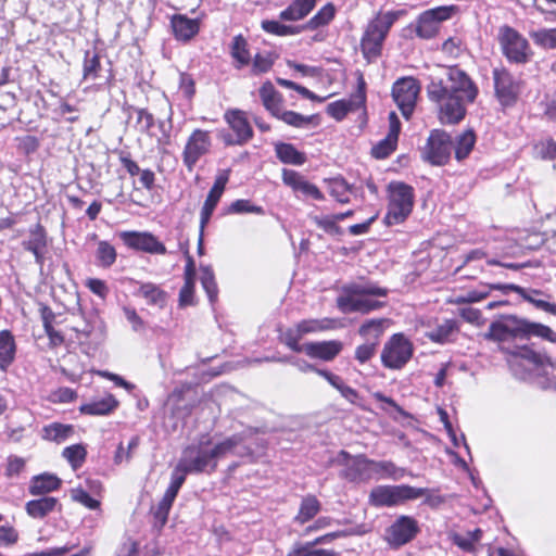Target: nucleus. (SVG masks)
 Wrapping results in <instances>:
<instances>
[{
    "mask_svg": "<svg viewBox=\"0 0 556 556\" xmlns=\"http://www.w3.org/2000/svg\"><path fill=\"white\" fill-rule=\"evenodd\" d=\"M427 92L438 105L441 123L457 124L465 117L466 103L476 100L478 88L465 71L451 66L442 76L431 79Z\"/></svg>",
    "mask_w": 556,
    "mask_h": 556,
    "instance_id": "f257e3e1",
    "label": "nucleus"
},
{
    "mask_svg": "<svg viewBox=\"0 0 556 556\" xmlns=\"http://www.w3.org/2000/svg\"><path fill=\"white\" fill-rule=\"evenodd\" d=\"M241 443L240 435H232L223 442L212 443L207 435L202 437L197 443L187 446L174 468L172 475L181 476L182 482L188 473L213 471L219 458L231 452Z\"/></svg>",
    "mask_w": 556,
    "mask_h": 556,
    "instance_id": "f03ea898",
    "label": "nucleus"
},
{
    "mask_svg": "<svg viewBox=\"0 0 556 556\" xmlns=\"http://www.w3.org/2000/svg\"><path fill=\"white\" fill-rule=\"evenodd\" d=\"M538 337L549 342H556V332L546 325L530 321L516 315H503L491 323L485 338L495 341L502 346L513 339H530Z\"/></svg>",
    "mask_w": 556,
    "mask_h": 556,
    "instance_id": "7ed1b4c3",
    "label": "nucleus"
},
{
    "mask_svg": "<svg viewBox=\"0 0 556 556\" xmlns=\"http://www.w3.org/2000/svg\"><path fill=\"white\" fill-rule=\"evenodd\" d=\"M387 289L371 282H353L343 287V293L337 299L339 309L344 313H369L383 305L372 296H386Z\"/></svg>",
    "mask_w": 556,
    "mask_h": 556,
    "instance_id": "20e7f679",
    "label": "nucleus"
},
{
    "mask_svg": "<svg viewBox=\"0 0 556 556\" xmlns=\"http://www.w3.org/2000/svg\"><path fill=\"white\" fill-rule=\"evenodd\" d=\"M390 200L384 217L387 225L403 223L412 213L414 206V189L404 182H391L389 185Z\"/></svg>",
    "mask_w": 556,
    "mask_h": 556,
    "instance_id": "39448f33",
    "label": "nucleus"
},
{
    "mask_svg": "<svg viewBox=\"0 0 556 556\" xmlns=\"http://www.w3.org/2000/svg\"><path fill=\"white\" fill-rule=\"evenodd\" d=\"M260 97L263 105L271 113L273 116L281 119L290 126L305 128L314 118V116H305L293 111L283 110L281 105V96L269 81L263 84L261 87Z\"/></svg>",
    "mask_w": 556,
    "mask_h": 556,
    "instance_id": "423d86ee",
    "label": "nucleus"
},
{
    "mask_svg": "<svg viewBox=\"0 0 556 556\" xmlns=\"http://www.w3.org/2000/svg\"><path fill=\"white\" fill-rule=\"evenodd\" d=\"M399 15V12H387L368 24L362 39V49L366 56H376L380 53L382 42Z\"/></svg>",
    "mask_w": 556,
    "mask_h": 556,
    "instance_id": "0eeeda50",
    "label": "nucleus"
},
{
    "mask_svg": "<svg viewBox=\"0 0 556 556\" xmlns=\"http://www.w3.org/2000/svg\"><path fill=\"white\" fill-rule=\"evenodd\" d=\"M413 352L412 342L403 333H395L384 343L381 362L389 369H401L409 362Z\"/></svg>",
    "mask_w": 556,
    "mask_h": 556,
    "instance_id": "6e6552de",
    "label": "nucleus"
},
{
    "mask_svg": "<svg viewBox=\"0 0 556 556\" xmlns=\"http://www.w3.org/2000/svg\"><path fill=\"white\" fill-rule=\"evenodd\" d=\"M213 138L208 130L195 128L187 138L181 159L187 170L191 173L199 160L211 152Z\"/></svg>",
    "mask_w": 556,
    "mask_h": 556,
    "instance_id": "1a4fd4ad",
    "label": "nucleus"
},
{
    "mask_svg": "<svg viewBox=\"0 0 556 556\" xmlns=\"http://www.w3.org/2000/svg\"><path fill=\"white\" fill-rule=\"evenodd\" d=\"M453 140L451 136L441 129L431 130L427 143L421 151V156L431 165L441 166L450 160Z\"/></svg>",
    "mask_w": 556,
    "mask_h": 556,
    "instance_id": "9d476101",
    "label": "nucleus"
},
{
    "mask_svg": "<svg viewBox=\"0 0 556 556\" xmlns=\"http://www.w3.org/2000/svg\"><path fill=\"white\" fill-rule=\"evenodd\" d=\"M422 494L409 485H379L371 490L369 500L375 506H395Z\"/></svg>",
    "mask_w": 556,
    "mask_h": 556,
    "instance_id": "9b49d317",
    "label": "nucleus"
},
{
    "mask_svg": "<svg viewBox=\"0 0 556 556\" xmlns=\"http://www.w3.org/2000/svg\"><path fill=\"white\" fill-rule=\"evenodd\" d=\"M498 38L503 53L509 62L523 64L529 60V43L517 30L503 26Z\"/></svg>",
    "mask_w": 556,
    "mask_h": 556,
    "instance_id": "f8f14e48",
    "label": "nucleus"
},
{
    "mask_svg": "<svg viewBox=\"0 0 556 556\" xmlns=\"http://www.w3.org/2000/svg\"><path fill=\"white\" fill-rule=\"evenodd\" d=\"M334 327V320L329 318L302 320L293 328H288L281 333V341L294 352H302L303 345L299 344L304 334L319 332Z\"/></svg>",
    "mask_w": 556,
    "mask_h": 556,
    "instance_id": "ddd939ff",
    "label": "nucleus"
},
{
    "mask_svg": "<svg viewBox=\"0 0 556 556\" xmlns=\"http://www.w3.org/2000/svg\"><path fill=\"white\" fill-rule=\"evenodd\" d=\"M419 91L420 86L413 77L401 78L393 85L392 97L406 119L415 109Z\"/></svg>",
    "mask_w": 556,
    "mask_h": 556,
    "instance_id": "4468645a",
    "label": "nucleus"
},
{
    "mask_svg": "<svg viewBox=\"0 0 556 556\" xmlns=\"http://www.w3.org/2000/svg\"><path fill=\"white\" fill-rule=\"evenodd\" d=\"M453 7H438L422 12L416 22V35L421 39H431L439 31L440 24L451 17Z\"/></svg>",
    "mask_w": 556,
    "mask_h": 556,
    "instance_id": "2eb2a0df",
    "label": "nucleus"
},
{
    "mask_svg": "<svg viewBox=\"0 0 556 556\" xmlns=\"http://www.w3.org/2000/svg\"><path fill=\"white\" fill-rule=\"evenodd\" d=\"M123 242L130 249L150 254H165L166 248L150 232L123 231L119 233Z\"/></svg>",
    "mask_w": 556,
    "mask_h": 556,
    "instance_id": "dca6fc26",
    "label": "nucleus"
},
{
    "mask_svg": "<svg viewBox=\"0 0 556 556\" xmlns=\"http://www.w3.org/2000/svg\"><path fill=\"white\" fill-rule=\"evenodd\" d=\"M495 93L504 105L511 104L518 94L519 87L511 74L505 68L493 71Z\"/></svg>",
    "mask_w": 556,
    "mask_h": 556,
    "instance_id": "f3484780",
    "label": "nucleus"
},
{
    "mask_svg": "<svg viewBox=\"0 0 556 556\" xmlns=\"http://www.w3.org/2000/svg\"><path fill=\"white\" fill-rule=\"evenodd\" d=\"M282 181L295 193H301L303 197L318 201L324 200V194L318 187L309 182L304 176L295 170L285 168L282 170Z\"/></svg>",
    "mask_w": 556,
    "mask_h": 556,
    "instance_id": "a211bd4d",
    "label": "nucleus"
},
{
    "mask_svg": "<svg viewBox=\"0 0 556 556\" xmlns=\"http://www.w3.org/2000/svg\"><path fill=\"white\" fill-rule=\"evenodd\" d=\"M225 119L236 134V139L225 137L227 144H243L249 141L253 131L242 111L232 110L225 113Z\"/></svg>",
    "mask_w": 556,
    "mask_h": 556,
    "instance_id": "6ab92c4d",
    "label": "nucleus"
},
{
    "mask_svg": "<svg viewBox=\"0 0 556 556\" xmlns=\"http://www.w3.org/2000/svg\"><path fill=\"white\" fill-rule=\"evenodd\" d=\"M400 130L401 122L396 113L391 112L389 114V132L384 139L380 140L376 146L372 147V156L379 160L389 156L396 148Z\"/></svg>",
    "mask_w": 556,
    "mask_h": 556,
    "instance_id": "aec40b11",
    "label": "nucleus"
},
{
    "mask_svg": "<svg viewBox=\"0 0 556 556\" xmlns=\"http://www.w3.org/2000/svg\"><path fill=\"white\" fill-rule=\"evenodd\" d=\"M341 455L346 458L342 477L350 481H367L372 478V460L364 456L349 457L345 452H341Z\"/></svg>",
    "mask_w": 556,
    "mask_h": 556,
    "instance_id": "412c9836",
    "label": "nucleus"
},
{
    "mask_svg": "<svg viewBox=\"0 0 556 556\" xmlns=\"http://www.w3.org/2000/svg\"><path fill=\"white\" fill-rule=\"evenodd\" d=\"M501 351L508 353L509 355L513 356L514 359H521V361L528 362L534 369L545 368L547 366H551V367L554 366V363L551 359V357H548L545 354L535 352L528 345L516 346L513 350H510L507 346H502Z\"/></svg>",
    "mask_w": 556,
    "mask_h": 556,
    "instance_id": "4be33fe9",
    "label": "nucleus"
},
{
    "mask_svg": "<svg viewBox=\"0 0 556 556\" xmlns=\"http://www.w3.org/2000/svg\"><path fill=\"white\" fill-rule=\"evenodd\" d=\"M419 531L417 523H391L387 528L384 539L393 547H400L409 542Z\"/></svg>",
    "mask_w": 556,
    "mask_h": 556,
    "instance_id": "5701e85b",
    "label": "nucleus"
},
{
    "mask_svg": "<svg viewBox=\"0 0 556 556\" xmlns=\"http://www.w3.org/2000/svg\"><path fill=\"white\" fill-rule=\"evenodd\" d=\"M301 349L309 357L329 362L341 352L342 343L339 341L309 342L303 344Z\"/></svg>",
    "mask_w": 556,
    "mask_h": 556,
    "instance_id": "b1692460",
    "label": "nucleus"
},
{
    "mask_svg": "<svg viewBox=\"0 0 556 556\" xmlns=\"http://www.w3.org/2000/svg\"><path fill=\"white\" fill-rule=\"evenodd\" d=\"M170 25L175 37L182 41L190 40L199 31V23L197 20L180 14L172 17Z\"/></svg>",
    "mask_w": 556,
    "mask_h": 556,
    "instance_id": "393cba45",
    "label": "nucleus"
},
{
    "mask_svg": "<svg viewBox=\"0 0 556 556\" xmlns=\"http://www.w3.org/2000/svg\"><path fill=\"white\" fill-rule=\"evenodd\" d=\"M182 484L184 482L181 476L172 475L170 484L167 488L155 511L156 519H159L160 521H166L172 504Z\"/></svg>",
    "mask_w": 556,
    "mask_h": 556,
    "instance_id": "a878e982",
    "label": "nucleus"
},
{
    "mask_svg": "<svg viewBox=\"0 0 556 556\" xmlns=\"http://www.w3.org/2000/svg\"><path fill=\"white\" fill-rule=\"evenodd\" d=\"M316 0H293L290 5L280 12L282 21L296 22L306 17L315 8Z\"/></svg>",
    "mask_w": 556,
    "mask_h": 556,
    "instance_id": "bb28decb",
    "label": "nucleus"
},
{
    "mask_svg": "<svg viewBox=\"0 0 556 556\" xmlns=\"http://www.w3.org/2000/svg\"><path fill=\"white\" fill-rule=\"evenodd\" d=\"M61 484V480L51 473H42L33 478L29 491L33 495H39L56 490Z\"/></svg>",
    "mask_w": 556,
    "mask_h": 556,
    "instance_id": "cd10ccee",
    "label": "nucleus"
},
{
    "mask_svg": "<svg viewBox=\"0 0 556 556\" xmlns=\"http://www.w3.org/2000/svg\"><path fill=\"white\" fill-rule=\"evenodd\" d=\"M194 265L193 261L189 260L185 270V283L179 292V304L180 306H188L193 304L194 294Z\"/></svg>",
    "mask_w": 556,
    "mask_h": 556,
    "instance_id": "c85d7f7f",
    "label": "nucleus"
},
{
    "mask_svg": "<svg viewBox=\"0 0 556 556\" xmlns=\"http://www.w3.org/2000/svg\"><path fill=\"white\" fill-rule=\"evenodd\" d=\"M118 402L111 394L93 400L89 403L84 404L80 407V412L88 415H106L111 413L116 406Z\"/></svg>",
    "mask_w": 556,
    "mask_h": 556,
    "instance_id": "c756f323",
    "label": "nucleus"
},
{
    "mask_svg": "<svg viewBox=\"0 0 556 556\" xmlns=\"http://www.w3.org/2000/svg\"><path fill=\"white\" fill-rule=\"evenodd\" d=\"M15 355V342L8 330L0 331V369L5 370L13 362Z\"/></svg>",
    "mask_w": 556,
    "mask_h": 556,
    "instance_id": "7c9ffc66",
    "label": "nucleus"
},
{
    "mask_svg": "<svg viewBox=\"0 0 556 556\" xmlns=\"http://www.w3.org/2000/svg\"><path fill=\"white\" fill-rule=\"evenodd\" d=\"M229 179V169H223L218 172L214 185L211 188L203 206L215 210L218 201L220 200L225 187Z\"/></svg>",
    "mask_w": 556,
    "mask_h": 556,
    "instance_id": "2f4dec72",
    "label": "nucleus"
},
{
    "mask_svg": "<svg viewBox=\"0 0 556 556\" xmlns=\"http://www.w3.org/2000/svg\"><path fill=\"white\" fill-rule=\"evenodd\" d=\"M389 320L386 318H374L366 320L359 328V334L368 342H377L382 336Z\"/></svg>",
    "mask_w": 556,
    "mask_h": 556,
    "instance_id": "473e14b6",
    "label": "nucleus"
},
{
    "mask_svg": "<svg viewBox=\"0 0 556 556\" xmlns=\"http://www.w3.org/2000/svg\"><path fill=\"white\" fill-rule=\"evenodd\" d=\"M56 505V498L47 496L28 502L26 505V510L29 517L34 519H41L45 518L48 515V513L54 510Z\"/></svg>",
    "mask_w": 556,
    "mask_h": 556,
    "instance_id": "72a5a7b5",
    "label": "nucleus"
},
{
    "mask_svg": "<svg viewBox=\"0 0 556 556\" xmlns=\"http://www.w3.org/2000/svg\"><path fill=\"white\" fill-rule=\"evenodd\" d=\"M275 150L277 157L285 164L299 166L306 161L305 154L296 150L295 147L290 143H278Z\"/></svg>",
    "mask_w": 556,
    "mask_h": 556,
    "instance_id": "f704fd0d",
    "label": "nucleus"
},
{
    "mask_svg": "<svg viewBox=\"0 0 556 556\" xmlns=\"http://www.w3.org/2000/svg\"><path fill=\"white\" fill-rule=\"evenodd\" d=\"M138 294L142 296L148 304L164 307L166 304V292L152 282L141 283Z\"/></svg>",
    "mask_w": 556,
    "mask_h": 556,
    "instance_id": "c9c22d12",
    "label": "nucleus"
},
{
    "mask_svg": "<svg viewBox=\"0 0 556 556\" xmlns=\"http://www.w3.org/2000/svg\"><path fill=\"white\" fill-rule=\"evenodd\" d=\"M74 432L73 426L53 422L42 429V438L48 441L61 443Z\"/></svg>",
    "mask_w": 556,
    "mask_h": 556,
    "instance_id": "e433bc0d",
    "label": "nucleus"
},
{
    "mask_svg": "<svg viewBox=\"0 0 556 556\" xmlns=\"http://www.w3.org/2000/svg\"><path fill=\"white\" fill-rule=\"evenodd\" d=\"M230 54L236 60L238 68L250 63L251 55L248 50V42L242 35L233 37L230 46Z\"/></svg>",
    "mask_w": 556,
    "mask_h": 556,
    "instance_id": "4c0bfd02",
    "label": "nucleus"
},
{
    "mask_svg": "<svg viewBox=\"0 0 556 556\" xmlns=\"http://www.w3.org/2000/svg\"><path fill=\"white\" fill-rule=\"evenodd\" d=\"M476 143V136L472 130H466L458 135L455 140V157L457 161L465 160L472 151Z\"/></svg>",
    "mask_w": 556,
    "mask_h": 556,
    "instance_id": "58836bf2",
    "label": "nucleus"
},
{
    "mask_svg": "<svg viewBox=\"0 0 556 556\" xmlns=\"http://www.w3.org/2000/svg\"><path fill=\"white\" fill-rule=\"evenodd\" d=\"M315 540L304 544H298L293 547L289 556H340L338 552L326 548H317Z\"/></svg>",
    "mask_w": 556,
    "mask_h": 556,
    "instance_id": "ea45409f",
    "label": "nucleus"
},
{
    "mask_svg": "<svg viewBox=\"0 0 556 556\" xmlns=\"http://www.w3.org/2000/svg\"><path fill=\"white\" fill-rule=\"evenodd\" d=\"M328 190L339 203L346 204L350 202L351 186L341 177L327 180Z\"/></svg>",
    "mask_w": 556,
    "mask_h": 556,
    "instance_id": "a19ab883",
    "label": "nucleus"
},
{
    "mask_svg": "<svg viewBox=\"0 0 556 556\" xmlns=\"http://www.w3.org/2000/svg\"><path fill=\"white\" fill-rule=\"evenodd\" d=\"M262 28L269 34L276 36H290L300 34L305 27L304 26H291L279 23L278 21H263Z\"/></svg>",
    "mask_w": 556,
    "mask_h": 556,
    "instance_id": "79ce46f5",
    "label": "nucleus"
},
{
    "mask_svg": "<svg viewBox=\"0 0 556 556\" xmlns=\"http://www.w3.org/2000/svg\"><path fill=\"white\" fill-rule=\"evenodd\" d=\"M372 475H380L382 478H391L393 480L402 479L405 470L396 467L391 462H375L372 460Z\"/></svg>",
    "mask_w": 556,
    "mask_h": 556,
    "instance_id": "37998d69",
    "label": "nucleus"
},
{
    "mask_svg": "<svg viewBox=\"0 0 556 556\" xmlns=\"http://www.w3.org/2000/svg\"><path fill=\"white\" fill-rule=\"evenodd\" d=\"M530 37L535 45L544 49H556V28H542L530 31Z\"/></svg>",
    "mask_w": 556,
    "mask_h": 556,
    "instance_id": "c03bdc74",
    "label": "nucleus"
},
{
    "mask_svg": "<svg viewBox=\"0 0 556 556\" xmlns=\"http://www.w3.org/2000/svg\"><path fill=\"white\" fill-rule=\"evenodd\" d=\"M200 280L203 289L205 290L211 303H214L217 299V285L212 268L210 266H202L200 268Z\"/></svg>",
    "mask_w": 556,
    "mask_h": 556,
    "instance_id": "a18cd8bd",
    "label": "nucleus"
},
{
    "mask_svg": "<svg viewBox=\"0 0 556 556\" xmlns=\"http://www.w3.org/2000/svg\"><path fill=\"white\" fill-rule=\"evenodd\" d=\"M116 250L108 241H100L98 243L96 257L98 264L102 267H111L116 261Z\"/></svg>",
    "mask_w": 556,
    "mask_h": 556,
    "instance_id": "49530a36",
    "label": "nucleus"
},
{
    "mask_svg": "<svg viewBox=\"0 0 556 556\" xmlns=\"http://www.w3.org/2000/svg\"><path fill=\"white\" fill-rule=\"evenodd\" d=\"M481 530L475 529L473 531H469L466 534L455 533L452 539L453 542L465 552H473L475 543H477L481 538Z\"/></svg>",
    "mask_w": 556,
    "mask_h": 556,
    "instance_id": "de8ad7c7",
    "label": "nucleus"
},
{
    "mask_svg": "<svg viewBox=\"0 0 556 556\" xmlns=\"http://www.w3.org/2000/svg\"><path fill=\"white\" fill-rule=\"evenodd\" d=\"M370 531V527H368V523H362L357 529L353 530H343V531H334L329 532L324 535H320L315 539V543L318 544H328L334 541L338 538H343L348 535H355V534H363Z\"/></svg>",
    "mask_w": 556,
    "mask_h": 556,
    "instance_id": "09e8293b",
    "label": "nucleus"
},
{
    "mask_svg": "<svg viewBox=\"0 0 556 556\" xmlns=\"http://www.w3.org/2000/svg\"><path fill=\"white\" fill-rule=\"evenodd\" d=\"M319 509V502L314 496L305 497L302 501L295 521H308L317 515Z\"/></svg>",
    "mask_w": 556,
    "mask_h": 556,
    "instance_id": "8fccbe9b",
    "label": "nucleus"
},
{
    "mask_svg": "<svg viewBox=\"0 0 556 556\" xmlns=\"http://www.w3.org/2000/svg\"><path fill=\"white\" fill-rule=\"evenodd\" d=\"M334 16V7L331 3H327L304 26L305 28H317L328 24Z\"/></svg>",
    "mask_w": 556,
    "mask_h": 556,
    "instance_id": "3c124183",
    "label": "nucleus"
},
{
    "mask_svg": "<svg viewBox=\"0 0 556 556\" xmlns=\"http://www.w3.org/2000/svg\"><path fill=\"white\" fill-rule=\"evenodd\" d=\"M507 288L518 291V292H522L521 295L527 302L533 304L539 309H542L546 313H549V314L556 316V303H549L547 301L536 299L535 296H533L530 293H525L523 290L517 286L511 285V286H507Z\"/></svg>",
    "mask_w": 556,
    "mask_h": 556,
    "instance_id": "603ef678",
    "label": "nucleus"
},
{
    "mask_svg": "<svg viewBox=\"0 0 556 556\" xmlns=\"http://www.w3.org/2000/svg\"><path fill=\"white\" fill-rule=\"evenodd\" d=\"M228 213H230V214L253 213V214L263 215L264 210L262 206L252 204V202L250 200L239 199L230 204V206L228 207Z\"/></svg>",
    "mask_w": 556,
    "mask_h": 556,
    "instance_id": "864d4df0",
    "label": "nucleus"
},
{
    "mask_svg": "<svg viewBox=\"0 0 556 556\" xmlns=\"http://www.w3.org/2000/svg\"><path fill=\"white\" fill-rule=\"evenodd\" d=\"M63 456L74 469L81 466L86 457V450L80 444L71 445L64 448Z\"/></svg>",
    "mask_w": 556,
    "mask_h": 556,
    "instance_id": "5fc2aeb1",
    "label": "nucleus"
},
{
    "mask_svg": "<svg viewBox=\"0 0 556 556\" xmlns=\"http://www.w3.org/2000/svg\"><path fill=\"white\" fill-rule=\"evenodd\" d=\"M455 329V323L453 320H445L443 324L439 325L435 329L431 330L428 333V337L431 341L443 343L447 340L450 334Z\"/></svg>",
    "mask_w": 556,
    "mask_h": 556,
    "instance_id": "6e6d98bb",
    "label": "nucleus"
},
{
    "mask_svg": "<svg viewBox=\"0 0 556 556\" xmlns=\"http://www.w3.org/2000/svg\"><path fill=\"white\" fill-rule=\"evenodd\" d=\"M314 224L330 235H340L341 228L337 225V220L333 215L331 216H311Z\"/></svg>",
    "mask_w": 556,
    "mask_h": 556,
    "instance_id": "4d7b16f0",
    "label": "nucleus"
},
{
    "mask_svg": "<svg viewBox=\"0 0 556 556\" xmlns=\"http://www.w3.org/2000/svg\"><path fill=\"white\" fill-rule=\"evenodd\" d=\"M351 109L352 105L350 102L340 100L329 103L327 105V113L337 121H341L351 111Z\"/></svg>",
    "mask_w": 556,
    "mask_h": 556,
    "instance_id": "13d9d810",
    "label": "nucleus"
},
{
    "mask_svg": "<svg viewBox=\"0 0 556 556\" xmlns=\"http://www.w3.org/2000/svg\"><path fill=\"white\" fill-rule=\"evenodd\" d=\"M100 60L97 54L89 58V52L86 53L85 62H84V78L85 79H96L98 77V73L100 71Z\"/></svg>",
    "mask_w": 556,
    "mask_h": 556,
    "instance_id": "bf43d9fd",
    "label": "nucleus"
},
{
    "mask_svg": "<svg viewBox=\"0 0 556 556\" xmlns=\"http://www.w3.org/2000/svg\"><path fill=\"white\" fill-rule=\"evenodd\" d=\"M274 64V60L270 54L257 53L254 56L252 71L254 74H262L268 72Z\"/></svg>",
    "mask_w": 556,
    "mask_h": 556,
    "instance_id": "052dcab7",
    "label": "nucleus"
},
{
    "mask_svg": "<svg viewBox=\"0 0 556 556\" xmlns=\"http://www.w3.org/2000/svg\"><path fill=\"white\" fill-rule=\"evenodd\" d=\"M71 496L75 502H78L90 509H96L99 507V501L92 498L84 489L76 488L71 492Z\"/></svg>",
    "mask_w": 556,
    "mask_h": 556,
    "instance_id": "680f3d73",
    "label": "nucleus"
},
{
    "mask_svg": "<svg viewBox=\"0 0 556 556\" xmlns=\"http://www.w3.org/2000/svg\"><path fill=\"white\" fill-rule=\"evenodd\" d=\"M377 342H366L359 345L355 351V358L359 363H366L368 359L372 357L376 352Z\"/></svg>",
    "mask_w": 556,
    "mask_h": 556,
    "instance_id": "e2e57ef3",
    "label": "nucleus"
},
{
    "mask_svg": "<svg viewBox=\"0 0 556 556\" xmlns=\"http://www.w3.org/2000/svg\"><path fill=\"white\" fill-rule=\"evenodd\" d=\"M137 123L140 126L141 131H149L154 125V117L144 109L136 110Z\"/></svg>",
    "mask_w": 556,
    "mask_h": 556,
    "instance_id": "0e129e2a",
    "label": "nucleus"
},
{
    "mask_svg": "<svg viewBox=\"0 0 556 556\" xmlns=\"http://www.w3.org/2000/svg\"><path fill=\"white\" fill-rule=\"evenodd\" d=\"M139 546V542L127 539L118 548L116 556H140Z\"/></svg>",
    "mask_w": 556,
    "mask_h": 556,
    "instance_id": "69168bd1",
    "label": "nucleus"
},
{
    "mask_svg": "<svg viewBox=\"0 0 556 556\" xmlns=\"http://www.w3.org/2000/svg\"><path fill=\"white\" fill-rule=\"evenodd\" d=\"M442 50L444 53L448 54L452 58H457L462 52V41L458 38L451 37L446 39L442 45Z\"/></svg>",
    "mask_w": 556,
    "mask_h": 556,
    "instance_id": "338daca9",
    "label": "nucleus"
},
{
    "mask_svg": "<svg viewBox=\"0 0 556 556\" xmlns=\"http://www.w3.org/2000/svg\"><path fill=\"white\" fill-rule=\"evenodd\" d=\"M17 540V532L14 528L9 526L0 527V546H7L15 543Z\"/></svg>",
    "mask_w": 556,
    "mask_h": 556,
    "instance_id": "774afa93",
    "label": "nucleus"
}]
</instances>
